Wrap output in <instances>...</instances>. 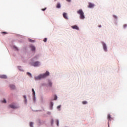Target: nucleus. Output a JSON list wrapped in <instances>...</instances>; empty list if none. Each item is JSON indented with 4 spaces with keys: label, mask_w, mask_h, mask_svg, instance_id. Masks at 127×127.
<instances>
[{
    "label": "nucleus",
    "mask_w": 127,
    "mask_h": 127,
    "mask_svg": "<svg viewBox=\"0 0 127 127\" xmlns=\"http://www.w3.org/2000/svg\"><path fill=\"white\" fill-rule=\"evenodd\" d=\"M50 75V72L48 70H47L45 73H41L38 76L34 77L35 80L36 81L38 80L41 81V80H43V79H46L48 76Z\"/></svg>",
    "instance_id": "1"
},
{
    "label": "nucleus",
    "mask_w": 127,
    "mask_h": 127,
    "mask_svg": "<svg viewBox=\"0 0 127 127\" xmlns=\"http://www.w3.org/2000/svg\"><path fill=\"white\" fill-rule=\"evenodd\" d=\"M77 14H79V18L80 19H81V20H84L85 18H86V16H85V13L84 12V11H83V9H79L77 11Z\"/></svg>",
    "instance_id": "2"
},
{
    "label": "nucleus",
    "mask_w": 127,
    "mask_h": 127,
    "mask_svg": "<svg viewBox=\"0 0 127 127\" xmlns=\"http://www.w3.org/2000/svg\"><path fill=\"white\" fill-rule=\"evenodd\" d=\"M30 66H33V67H39L40 66V62L35 61L30 63Z\"/></svg>",
    "instance_id": "3"
},
{
    "label": "nucleus",
    "mask_w": 127,
    "mask_h": 127,
    "mask_svg": "<svg viewBox=\"0 0 127 127\" xmlns=\"http://www.w3.org/2000/svg\"><path fill=\"white\" fill-rule=\"evenodd\" d=\"M101 44L102 45L103 51H104V52H108V46H107V44L102 41L101 42Z\"/></svg>",
    "instance_id": "4"
},
{
    "label": "nucleus",
    "mask_w": 127,
    "mask_h": 127,
    "mask_svg": "<svg viewBox=\"0 0 127 127\" xmlns=\"http://www.w3.org/2000/svg\"><path fill=\"white\" fill-rule=\"evenodd\" d=\"M53 84V83H52V80H51L50 79H48L47 87H49V88H52Z\"/></svg>",
    "instance_id": "5"
},
{
    "label": "nucleus",
    "mask_w": 127,
    "mask_h": 127,
    "mask_svg": "<svg viewBox=\"0 0 127 127\" xmlns=\"http://www.w3.org/2000/svg\"><path fill=\"white\" fill-rule=\"evenodd\" d=\"M9 108H10L11 109H13V110H15L16 109H18L19 107L14 104H9Z\"/></svg>",
    "instance_id": "6"
},
{
    "label": "nucleus",
    "mask_w": 127,
    "mask_h": 127,
    "mask_svg": "<svg viewBox=\"0 0 127 127\" xmlns=\"http://www.w3.org/2000/svg\"><path fill=\"white\" fill-rule=\"evenodd\" d=\"M29 47H30V48L31 49V51H32V52H35V51H36V48L35 47V46L30 45L29 46Z\"/></svg>",
    "instance_id": "7"
},
{
    "label": "nucleus",
    "mask_w": 127,
    "mask_h": 127,
    "mask_svg": "<svg viewBox=\"0 0 127 127\" xmlns=\"http://www.w3.org/2000/svg\"><path fill=\"white\" fill-rule=\"evenodd\" d=\"M71 28L77 31L80 30V28H79V26L77 25H74L73 26H71Z\"/></svg>",
    "instance_id": "8"
},
{
    "label": "nucleus",
    "mask_w": 127,
    "mask_h": 127,
    "mask_svg": "<svg viewBox=\"0 0 127 127\" xmlns=\"http://www.w3.org/2000/svg\"><path fill=\"white\" fill-rule=\"evenodd\" d=\"M54 106V103L52 101H51L49 104V109L50 111H53Z\"/></svg>",
    "instance_id": "9"
},
{
    "label": "nucleus",
    "mask_w": 127,
    "mask_h": 127,
    "mask_svg": "<svg viewBox=\"0 0 127 127\" xmlns=\"http://www.w3.org/2000/svg\"><path fill=\"white\" fill-rule=\"evenodd\" d=\"M107 120L108 122H111L112 120H114V118L112 117V115L110 113L107 115Z\"/></svg>",
    "instance_id": "10"
},
{
    "label": "nucleus",
    "mask_w": 127,
    "mask_h": 127,
    "mask_svg": "<svg viewBox=\"0 0 127 127\" xmlns=\"http://www.w3.org/2000/svg\"><path fill=\"white\" fill-rule=\"evenodd\" d=\"M63 16L64 19L68 20L69 19V17H68V14L66 12L63 13Z\"/></svg>",
    "instance_id": "11"
},
{
    "label": "nucleus",
    "mask_w": 127,
    "mask_h": 127,
    "mask_svg": "<svg viewBox=\"0 0 127 127\" xmlns=\"http://www.w3.org/2000/svg\"><path fill=\"white\" fill-rule=\"evenodd\" d=\"M94 6H95V4L92 2H89L88 3V8H94Z\"/></svg>",
    "instance_id": "12"
},
{
    "label": "nucleus",
    "mask_w": 127,
    "mask_h": 127,
    "mask_svg": "<svg viewBox=\"0 0 127 127\" xmlns=\"http://www.w3.org/2000/svg\"><path fill=\"white\" fill-rule=\"evenodd\" d=\"M39 59V55H35L33 58H32V61H35L36 60H38Z\"/></svg>",
    "instance_id": "13"
},
{
    "label": "nucleus",
    "mask_w": 127,
    "mask_h": 127,
    "mask_svg": "<svg viewBox=\"0 0 127 127\" xmlns=\"http://www.w3.org/2000/svg\"><path fill=\"white\" fill-rule=\"evenodd\" d=\"M58 100V96L57 94H54L53 96V99H52V101H57Z\"/></svg>",
    "instance_id": "14"
},
{
    "label": "nucleus",
    "mask_w": 127,
    "mask_h": 127,
    "mask_svg": "<svg viewBox=\"0 0 127 127\" xmlns=\"http://www.w3.org/2000/svg\"><path fill=\"white\" fill-rule=\"evenodd\" d=\"M0 79H7V75L5 74L0 75Z\"/></svg>",
    "instance_id": "15"
},
{
    "label": "nucleus",
    "mask_w": 127,
    "mask_h": 127,
    "mask_svg": "<svg viewBox=\"0 0 127 127\" xmlns=\"http://www.w3.org/2000/svg\"><path fill=\"white\" fill-rule=\"evenodd\" d=\"M9 87L11 90H14L15 89V85L14 84H10Z\"/></svg>",
    "instance_id": "16"
},
{
    "label": "nucleus",
    "mask_w": 127,
    "mask_h": 127,
    "mask_svg": "<svg viewBox=\"0 0 127 127\" xmlns=\"http://www.w3.org/2000/svg\"><path fill=\"white\" fill-rule=\"evenodd\" d=\"M57 8H61V3L60 2H58L56 5Z\"/></svg>",
    "instance_id": "17"
},
{
    "label": "nucleus",
    "mask_w": 127,
    "mask_h": 127,
    "mask_svg": "<svg viewBox=\"0 0 127 127\" xmlns=\"http://www.w3.org/2000/svg\"><path fill=\"white\" fill-rule=\"evenodd\" d=\"M17 68L19 70V71H20V72H24V70H23V69H22V67H21V66H17Z\"/></svg>",
    "instance_id": "18"
},
{
    "label": "nucleus",
    "mask_w": 127,
    "mask_h": 127,
    "mask_svg": "<svg viewBox=\"0 0 127 127\" xmlns=\"http://www.w3.org/2000/svg\"><path fill=\"white\" fill-rule=\"evenodd\" d=\"M37 122H38L39 126H40V125H42V124H43V123H44L43 122V121H41V120H40V119H38Z\"/></svg>",
    "instance_id": "19"
},
{
    "label": "nucleus",
    "mask_w": 127,
    "mask_h": 127,
    "mask_svg": "<svg viewBox=\"0 0 127 127\" xmlns=\"http://www.w3.org/2000/svg\"><path fill=\"white\" fill-rule=\"evenodd\" d=\"M13 48H14L15 51H19V49L15 45H13Z\"/></svg>",
    "instance_id": "20"
},
{
    "label": "nucleus",
    "mask_w": 127,
    "mask_h": 127,
    "mask_svg": "<svg viewBox=\"0 0 127 127\" xmlns=\"http://www.w3.org/2000/svg\"><path fill=\"white\" fill-rule=\"evenodd\" d=\"M59 123H60L59 119H56L55 124L57 127H59Z\"/></svg>",
    "instance_id": "21"
},
{
    "label": "nucleus",
    "mask_w": 127,
    "mask_h": 127,
    "mask_svg": "<svg viewBox=\"0 0 127 127\" xmlns=\"http://www.w3.org/2000/svg\"><path fill=\"white\" fill-rule=\"evenodd\" d=\"M32 96H36V94L35 93V91L34 90V88H32Z\"/></svg>",
    "instance_id": "22"
},
{
    "label": "nucleus",
    "mask_w": 127,
    "mask_h": 127,
    "mask_svg": "<svg viewBox=\"0 0 127 127\" xmlns=\"http://www.w3.org/2000/svg\"><path fill=\"white\" fill-rule=\"evenodd\" d=\"M62 107V105H58L57 107V109L58 111H61V107Z\"/></svg>",
    "instance_id": "23"
},
{
    "label": "nucleus",
    "mask_w": 127,
    "mask_h": 127,
    "mask_svg": "<svg viewBox=\"0 0 127 127\" xmlns=\"http://www.w3.org/2000/svg\"><path fill=\"white\" fill-rule=\"evenodd\" d=\"M28 40L29 42H31V43H34V42H35V40H32L30 38H28Z\"/></svg>",
    "instance_id": "24"
},
{
    "label": "nucleus",
    "mask_w": 127,
    "mask_h": 127,
    "mask_svg": "<svg viewBox=\"0 0 127 127\" xmlns=\"http://www.w3.org/2000/svg\"><path fill=\"white\" fill-rule=\"evenodd\" d=\"M34 122H30L29 123V127H34Z\"/></svg>",
    "instance_id": "25"
},
{
    "label": "nucleus",
    "mask_w": 127,
    "mask_h": 127,
    "mask_svg": "<svg viewBox=\"0 0 127 127\" xmlns=\"http://www.w3.org/2000/svg\"><path fill=\"white\" fill-rule=\"evenodd\" d=\"M26 74L28 75L29 77H31V78H32V74H31V73H30V72H27Z\"/></svg>",
    "instance_id": "26"
},
{
    "label": "nucleus",
    "mask_w": 127,
    "mask_h": 127,
    "mask_svg": "<svg viewBox=\"0 0 127 127\" xmlns=\"http://www.w3.org/2000/svg\"><path fill=\"white\" fill-rule=\"evenodd\" d=\"M53 125H54V119L52 118L51 120V125L52 126Z\"/></svg>",
    "instance_id": "27"
},
{
    "label": "nucleus",
    "mask_w": 127,
    "mask_h": 127,
    "mask_svg": "<svg viewBox=\"0 0 127 127\" xmlns=\"http://www.w3.org/2000/svg\"><path fill=\"white\" fill-rule=\"evenodd\" d=\"M33 102L34 103H36V96H33Z\"/></svg>",
    "instance_id": "28"
},
{
    "label": "nucleus",
    "mask_w": 127,
    "mask_h": 127,
    "mask_svg": "<svg viewBox=\"0 0 127 127\" xmlns=\"http://www.w3.org/2000/svg\"><path fill=\"white\" fill-rule=\"evenodd\" d=\"M82 105H87L88 104V101L84 100L82 101Z\"/></svg>",
    "instance_id": "29"
},
{
    "label": "nucleus",
    "mask_w": 127,
    "mask_h": 127,
    "mask_svg": "<svg viewBox=\"0 0 127 127\" xmlns=\"http://www.w3.org/2000/svg\"><path fill=\"white\" fill-rule=\"evenodd\" d=\"M1 103H3V104H6V99L5 98H3V100H1Z\"/></svg>",
    "instance_id": "30"
},
{
    "label": "nucleus",
    "mask_w": 127,
    "mask_h": 127,
    "mask_svg": "<svg viewBox=\"0 0 127 127\" xmlns=\"http://www.w3.org/2000/svg\"><path fill=\"white\" fill-rule=\"evenodd\" d=\"M127 24H125L123 25V29H127Z\"/></svg>",
    "instance_id": "31"
},
{
    "label": "nucleus",
    "mask_w": 127,
    "mask_h": 127,
    "mask_svg": "<svg viewBox=\"0 0 127 127\" xmlns=\"http://www.w3.org/2000/svg\"><path fill=\"white\" fill-rule=\"evenodd\" d=\"M24 103L25 105H27V98H26L24 100Z\"/></svg>",
    "instance_id": "32"
},
{
    "label": "nucleus",
    "mask_w": 127,
    "mask_h": 127,
    "mask_svg": "<svg viewBox=\"0 0 127 127\" xmlns=\"http://www.w3.org/2000/svg\"><path fill=\"white\" fill-rule=\"evenodd\" d=\"M113 17H114V18H115V19H116V20H117V19H118V16H117L116 15H113Z\"/></svg>",
    "instance_id": "33"
},
{
    "label": "nucleus",
    "mask_w": 127,
    "mask_h": 127,
    "mask_svg": "<svg viewBox=\"0 0 127 127\" xmlns=\"http://www.w3.org/2000/svg\"><path fill=\"white\" fill-rule=\"evenodd\" d=\"M47 115H48V116H50V115H51V112L50 111L47 112Z\"/></svg>",
    "instance_id": "34"
},
{
    "label": "nucleus",
    "mask_w": 127,
    "mask_h": 127,
    "mask_svg": "<svg viewBox=\"0 0 127 127\" xmlns=\"http://www.w3.org/2000/svg\"><path fill=\"white\" fill-rule=\"evenodd\" d=\"M46 9H47V7H45V8H42V9H41V10H42V11H45V10H46Z\"/></svg>",
    "instance_id": "35"
},
{
    "label": "nucleus",
    "mask_w": 127,
    "mask_h": 127,
    "mask_svg": "<svg viewBox=\"0 0 127 127\" xmlns=\"http://www.w3.org/2000/svg\"><path fill=\"white\" fill-rule=\"evenodd\" d=\"M1 33L3 35H5V34H7V32H2Z\"/></svg>",
    "instance_id": "36"
},
{
    "label": "nucleus",
    "mask_w": 127,
    "mask_h": 127,
    "mask_svg": "<svg viewBox=\"0 0 127 127\" xmlns=\"http://www.w3.org/2000/svg\"><path fill=\"white\" fill-rule=\"evenodd\" d=\"M43 41H44V42H47V38H45L43 39Z\"/></svg>",
    "instance_id": "37"
},
{
    "label": "nucleus",
    "mask_w": 127,
    "mask_h": 127,
    "mask_svg": "<svg viewBox=\"0 0 127 127\" xmlns=\"http://www.w3.org/2000/svg\"><path fill=\"white\" fill-rule=\"evenodd\" d=\"M23 97V98H24V99L27 98V97L26 96V95H24Z\"/></svg>",
    "instance_id": "38"
},
{
    "label": "nucleus",
    "mask_w": 127,
    "mask_h": 127,
    "mask_svg": "<svg viewBox=\"0 0 127 127\" xmlns=\"http://www.w3.org/2000/svg\"><path fill=\"white\" fill-rule=\"evenodd\" d=\"M66 1L67 2H71V1H72V0H66Z\"/></svg>",
    "instance_id": "39"
},
{
    "label": "nucleus",
    "mask_w": 127,
    "mask_h": 127,
    "mask_svg": "<svg viewBox=\"0 0 127 127\" xmlns=\"http://www.w3.org/2000/svg\"><path fill=\"white\" fill-rule=\"evenodd\" d=\"M32 112H38V110H34L33 109H32Z\"/></svg>",
    "instance_id": "40"
},
{
    "label": "nucleus",
    "mask_w": 127,
    "mask_h": 127,
    "mask_svg": "<svg viewBox=\"0 0 127 127\" xmlns=\"http://www.w3.org/2000/svg\"><path fill=\"white\" fill-rule=\"evenodd\" d=\"M114 23H115V24H116V25H117V24H118V21H115V22H114Z\"/></svg>",
    "instance_id": "41"
},
{
    "label": "nucleus",
    "mask_w": 127,
    "mask_h": 127,
    "mask_svg": "<svg viewBox=\"0 0 127 127\" xmlns=\"http://www.w3.org/2000/svg\"><path fill=\"white\" fill-rule=\"evenodd\" d=\"M108 127H110V122H108Z\"/></svg>",
    "instance_id": "42"
},
{
    "label": "nucleus",
    "mask_w": 127,
    "mask_h": 127,
    "mask_svg": "<svg viewBox=\"0 0 127 127\" xmlns=\"http://www.w3.org/2000/svg\"><path fill=\"white\" fill-rule=\"evenodd\" d=\"M46 84L45 83H42V86H45Z\"/></svg>",
    "instance_id": "43"
},
{
    "label": "nucleus",
    "mask_w": 127,
    "mask_h": 127,
    "mask_svg": "<svg viewBox=\"0 0 127 127\" xmlns=\"http://www.w3.org/2000/svg\"><path fill=\"white\" fill-rule=\"evenodd\" d=\"M41 99L42 101H43V96H41Z\"/></svg>",
    "instance_id": "44"
},
{
    "label": "nucleus",
    "mask_w": 127,
    "mask_h": 127,
    "mask_svg": "<svg viewBox=\"0 0 127 127\" xmlns=\"http://www.w3.org/2000/svg\"><path fill=\"white\" fill-rule=\"evenodd\" d=\"M38 112H42V110H38Z\"/></svg>",
    "instance_id": "45"
},
{
    "label": "nucleus",
    "mask_w": 127,
    "mask_h": 127,
    "mask_svg": "<svg viewBox=\"0 0 127 127\" xmlns=\"http://www.w3.org/2000/svg\"><path fill=\"white\" fill-rule=\"evenodd\" d=\"M43 116H45V117H47V115L46 114H44Z\"/></svg>",
    "instance_id": "46"
},
{
    "label": "nucleus",
    "mask_w": 127,
    "mask_h": 127,
    "mask_svg": "<svg viewBox=\"0 0 127 127\" xmlns=\"http://www.w3.org/2000/svg\"><path fill=\"white\" fill-rule=\"evenodd\" d=\"M99 27H100V28L102 27V25H99Z\"/></svg>",
    "instance_id": "47"
},
{
    "label": "nucleus",
    "mask_w": 127,
    "mask_h": 127,
    "mask_svg": "<svg viewBox=\"0 0 127 127\" xmlns=\"http://www.w3.org/2000/svg\"><path fill=\"white\" fill-rule=\"evenodd\" d=\"M55 0V1H57V0Z\"/></svg>",
    "instance_id": "48"
},
{
    "label": "nucleus",
    "mask_w": 127,
    "mask_h": 127,
    "mask_svg": "<svg viewBox=\"0 0 127 127\" xmlns=\"http://www.w3.org/2000/svg\"><path fill=\"white\" fill-rule=\"evenodd\" d=\"M43 111H44V109H43Z\"/></svg>",
    "instance_id": "49"
}]
</instances>
